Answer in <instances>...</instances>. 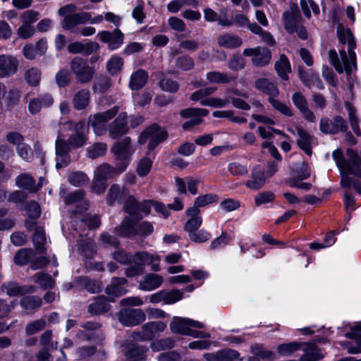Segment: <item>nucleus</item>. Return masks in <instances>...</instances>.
<instances>
[{
    "mask_svg": "<svg viewBox=\"0 0 361 361\" xmlns=\"http://www.w3.org/2000/svg\"><path fill=\"white\" fill-rule=\"evenodd\" d=\"M337 33L339 42L343 44H348V54H347L344 49H341L339 54L341 61H340L336 51L335 49H330L329 51V61L338 73H342L345 70L346 73L350 74L353 68H355L356 66V55L354 51L356 46L355 40L352 32L349 29L338 27Z\"/></svg>",
    "mask_w": 361,
    "mask_h": 361,
    "instance_id": "nucleus-1",
    "label": "nucleus"
},
{
    "mask_svg": "<svg viewBox=\"0 0 361 361\" xmlns=\"http://www.w3.org/2000/svg\"><path fill=\"white\" fill-rule=\"evenodd\" d=\"M192 327L203 329L204 324L198 321L183 317H174L170 324L171 331L174 334L201 338H209L211 337L210 334L192 329Z\"/></svg>",
    "mask_w": 361,
    "mask_h": 361,
    "instance_id": "nucleus-2",
    "label": "nucleus"
},
{
    "mask_svg": "<svg viewBox=\"0 0 361 361\" xmlns=\"http://www.w3.org/2000/svg\"><path fill=\"white\" fill-rule=\"evenodd\" d=\"M283 23L286 30L290 33H296L301 39H307L308 37L305 27L300 25L301 16L297 6H290L288 11L283 13Z\"/></svg>",
    "mask_w": 361,
    "mask_h": 361,
    "instance_id": "nucleus-3",
    "label": "nucleus"
},
{
    "mask_svg": "<svg viewBox=\"0 0 361 361\" xmlns=\"http://www.w3.org/2000/svg\"><path fill=\"white\" fill-rule=\"evenodd\" d=\"M111 152L116 160L119 161L118 172L124 171L129 164L130 157L133 154L134 149L131 145V140L126 137L120 141L116 142L111 147Z\"/></svg>",
    "mask_w": 361,
    "mask_h": 361,
    "instance_id": "nucleus-4",
    "label": "nucleus"
},
{
    "mask_svg": "<svg viewBox=\"0 0 361 361\" xmlns=\"http://www.w3.org/2000/svg\"><path fill=\"white\" fill-rule=\"evenodd\" d=\"M154 260H159V255H154L147 252H137L134 255L132 260L133 264L126 269L125 274L131 278L142 275L145 272L144 266L149 265Z\"/></svg>",
    "mask_w": 361,
    "mask_h": 361,
    "instance_id": "nucleus-5",
    "label": "nucleus"
},
{
    "mask_svg": "<svg viewBox=\"0 0 361 361\" xmlns=\"http://www.w3.org/2000/svg\"><path fill=\"white\" fill-rule=\"evenodd\" d=\"M118 112V107L113 108L102 112L91 115L88 118V125L93 128L94 133L97 135H102L106 133V123L113 118Z\"/></svg>",
    "mask_w": 361,
    "mask_h": 361,
    "instance_id": "nucleus-6",
    "label": "nucleus"
},
{
    "mask_svg": "<svg viewBox=\"0 0 361 361\" xmlns=\"http://www.w3.org/2000/svg\"><path fill=\"white\" fill-rule=\"evenodd\" d=\"M67 128L73 132L68 137L69 145L73 148L81 147L86 143L87 140V133L88 129L84 121L79 122H73L68 121L65 123Z\"/></svg>",
    "mask_w": 361,
    "mask_h": 361,
    "instance_id": "nucleus-7",
    "label": "nucleus"
},
{
    "mask_svg": "<svg viewBox=\"0 0 361 361\" xmlns=\"http://www.w3.org/2000/svg\"><path fill=\"white\" fill-rule=\"evenodd\" d=\"M168 137L167 132L164 128L157 124L152 125L146 128L139 136L138 142L144 144L149 140L148 148L154 149L160 142L164 141Z\"/></svg>",
    "mask_w": 361,
    "mask_h": 361,
    "instance_id": "nucleus-8",
    "label": "nucleus"
},
{
    "mask_svg": "<svg viewBox=\"0 0 361 361\" xmlns=\"http://www.w3.org/2000/svg\"><path fill=\"white\" fill-rule=\"evenodd\" d=\"M70 66L80 82L87 83L92 79L94 69L88 65L85 59L79 56L75 57L71 60Z\"/></svg>",
    "mask_w": 361,
    "mask_h": 361,
    "instance_id": "nucleus-9",
    "label": "nucleus"
},
{
    "mask_svg": "<svg viewBox=\"0 0 361 361\" xmlns=\"http://www.w3.org/2000/svg\"><path fill=\"white\" fill-rule=\"evenodd\" d=\"M319 130L324 134L335 135L348 130L346 121L340 116H335L331 119L322 117L319 121Z\"/></svg>",
    "mask_w": 361,
    "mask_h": 361,
    "instance_id": "nucleus-10",
    "label": "nucleus"
},
{
    "mask_svg": "<svg viewBox=\"0 0 361 361\" xmlns=\"http://www.w3.org/2000/svg\"><path fill=\"white\" fill-rule=\"evenodd\" d=\"M346 155L348 159H345L342 165L339 167L340 173H350L355 177L361 178L360 157L355 150L350 148L346 150Z\"/></svg>",
    "mask_w": 361,
    "mask_h": 361,
    "instance_id": "nucleus-11",
    "label": "nucleus"
},
{
    "mask_svg": "<svg viewBox=\"0 0 361 361\" xmlns=\"http://www.w3.org/2000/svg\"><path fill=\"white\" fill-rule=\"evenodd\" d=\"M166 325L163 322H152L145 324L142 329L133 334L132 337L135 340L142 341H150L154 338L156 334L165 330Z\"/></svg>",
    "mask_w": 361,
    "mask_h": 361,
    "instance_id": "nucleus-12",
    "label": "nucleus"
},
{
    "mask_svg": "<svg viewBox=\"0 0 361 361\" xmlns=\"http://www.w3.org/2000/svg\"><path fill=\"white\" fill-rule=\"evenodd\" d=\"M118 317L119 322L126 326H137L146 319L145 313L141 309H123Z\"/></svg>",
    "mask_w": 361,
    "mask_h": 361,
    "instance_id": "nucleus-13",
    "label": "nucleus"
},
{
    "mask_svg": "<svg viewBox=\"0 0 361 361\" xmlns=\"http://www.w3.org/2000/svg\"><path fill=\"white\" fill-rule=\"evenodd\" d=\"M91 15L88 13L82 12L66 15L62 23V27L73 33H77L78 29L76 26L80 24H85L90 21Z\"/></svg>",
    "mask_w": 361,
    "mask_h": 361,
    "instance_id": "nucleus-14",
    "label": "nucleus"
},
{
    "mask_svg": "<svg viewBox=\"0 0 361 361\" xmlns=\"http://www.w3.org/2000/svg\"><path fill=\"white\" fill-rule=\"evenodd\" d=\"M292 100L305 120L312 123L315 122L316 116L313 111L309 109L307 100L303 94L298 92H295L292 95Z\"/></svg>",
    "mask_w": 361,
    "mask_h": 361,
    "instance_id": "nucleus-15",
    "label": "nucleus"
},
{
    "mask_svg": "<svg viewBox=\"0 0 361 361\" xmlns=\"http://www.w3.org/2000/svg\"><path fill=\"white\" fill-rule=\"evenodd\" d=\"M108 130L112 139H117L125 135L128 130L126 114L121 113L109 126Z\"/></svg>",
    "mask_w": 361,
    "mask_h": 361,
    "instance_id": "nucleus-16",
    "label": "nucleus"
},
{
    "mask_svg": "<svg viewBox=\"0 0 361 361\" xmlns=\"http://www.w3.org/2000/svg\"><path fill=\"white\" fill-rule=\"evenodd\" d=\"M137 217L126 216L121 221L119 226L115 228L116 232L121 237L131 238L137 235Z\"/></svg>",
    "mask_w": 361,
    "mask_h": 361,
    "instance_id": "nucleus-17",
    "label": "nucleus"
},
{
    "mask_svg": "<svg viewBox=\"0 0 361 361\" xmlns=\"http://www.w3.org/2000/svg\"><path fill=\"white\" fill-rule=\"evenodd\" d=\"M18 68V59L12 56H0V78H6L15 74Z\"/></svg>",
    "mask_w": 361,
    "mask_h": 361,
    "instance_id": "nucleus-18",
    "label": "nucleus"
},
{
    "mask_svg": "<svg viewBox=\"0 0 361 361\" xmlns=\"http://www.w3.org/2000/svg\"><path fill=\"white\" fill-rule=\"evenodd\" d=\"M99 39L109 44V48L111 50L118 49L123 42V35L118 29L113 32L102 31L98 33Z\"/></svg>",
    "mask_w": 361,
    "mask_h": 361,
    "instance_id": "nucleus-19",
    "label": "nucleus"
},
{
    "mask_svg": "<svg viewBox=\"0 0 361 361\" xmlns=\"http://www.w3.org/2000/svg\"><path fill=\"white\" fill-rule=\"evenodd\" d=\"M129 195V190L126 186H120L118 184H114L109 190L107 195V203L113 205L116 203H122L126 201Z\"/></svg>",
    "mask_w": 361,
    "mask_h": 361,
    "instance_id": "nucleus-20",
    "label": "nucleus"
},
{
    "mask_svg": "<svg viewBox=\"0 0 361 361\" xmlns=\"http://www.w3.org/2000/svg\"><path fill=\"white\" fill-rule=\"evenodd\" d=\"M266 183L265 173L259 166L252 168L250 178L245 182V185L254 190L260 189Z\"/></svg>",
    "mask_w": 361,
    "mask_h": 361,
    "instance_id": "nucleus-21",
    "label": "nucleus"
},
{
    "mask_svg": "<svg viewBox=\"0 0 361 361\" xmlns=\"http://www.w3.org/2000/svg\"><path fill=\"white\" fill-rule=\"evenodd\" d=\"M110 301L113 300L108 299L104 295L98 296L89 305L87 312L91 315H99L106 313L111 309Z\"/></svg>",
    "mask_w": 361,
    "mask_h": 361,
    "instance_id": "nucleus-22",
    "label": "nucleus"
},
{
    "mask_svg": "<svg viewBox=\"0 0 361 361\" xmlns=\"http://www.w3.org/2000/svg\"><path fill=\"white\" fill-rule=\"evenodd\" d=\"M164 281L161 276L156 274H148L139 282V289L144 291H152L160 287Z\"/></svg>",
    "mask_w": 361,
    "mask_h": 361,
    "instance_id": "nucleus-23",
    "label": "nucleus"
},
{
    "mask_svg": "<svg viewBox=\"0 0 361 361\" xmlns=\"http://www.w3.org/2000/svg\"><path fill=\"white\" fill-rule=\"evenodd\" d=\"M127 283V280L124 278L114 277L111 283L105 288V293L114 297H119L127 293V289L124 286Z\"/></svg>",
    "mask_w": 361,
    "mask_h": 361,
    "instance_id": "nucleus-24",
    "label": "nucleus"
},
{
    "mask_svg": "<svg viewBox=\"0 0 361 361\" xmlns=\"http://www.w3.org/2000/svg\"><path fill=\"white\" fill-rule=\"evenodd\" d=\"M297 135L298 138L297 140V144L300 149L303 150L305 153L310 156L312 153L311 145L312 142V136L301 126L296 127Z\"/></svg>",
    "mask_w": 361,
    "mask_h": 361,
    "instance_id": "nucleus-25",
    "label": "nucleus"
},
{
    "mask_svg": "<svg viewBox=\"0 0 361 361\" xmlns=\"http://www.w3.org/2000/svg\"><path fill=\"white\" fill-rule=\"evenodd\" d=\"M216 42L220 47L235 49L242 44L243 40L236 35L224 33L217 37Z\"/></svg>",
    "mask_w": 361,
    "mask_h": 361,
    "instance_id": "nucleus-26",
    "label": "nucleus"
},
{
    "mask_svg": "<svg viewBox=\"0 0 361 361\" xmlns=\"http://www.w3.org/2000/svg\"><path fill=\"white\" fill-rule=\"evenodd\" d=\"M255 87L257 90L269 95V98L276 97L279 94L277 87L267 78H259L255 81Z\"/></svg>",
    "mask_w": 361,
    "mask_h": 361,
    "instance_id": "nucleus-27",
    "label": "nucleus"
},
{
    "mask_svg": "<svg viewBox=\"0 0 361 361\" xmlns=\"http://www.w3.org/2000/svg\"><path fill=\"white\" fill-rule=\"evenodd\" d=\"M204 20L207 22H217L219 25L223 27H230L233 25V22L226 18V11H221L224 17L219 16L216 11L210 8H206L203 11Z\"/></svg>",
    "mask_w": 361,
    "mask_h": 361,
    "instance_id": "nucleus-28",
    "label": "nucleus"
},
{
    "mask_svg": "<svg viewBox=\"0 0 361 361\" xmlns=\"http://www.w3.org/2000/svg\"><path fill=\"white\" fill-rule=\"evenodd\" d=\"M148 73L143 69L133 72L130 78L129 87L132 90H138L142 88L147 82Z\"/></svg>",
    "mask_w": 361,
    "mask_h": 361,
    "instance_id": "nucleus-29",
    "label": "nucleus"
},
{
    "mask_svg": "<svg viewBox=\"0 0 361 361\" xmlns=\"http://www.w3.org/2000/svg\"><path fill=\"white\" fill-rule=\"evenodd\" d=\"M275 70L278 75L283 80H288V74L291 72V66L284 54L280 55L278 61L275 62Z\"/></svg>",
    "mask_w": 361,
    "mask_h": 361,
    "instance_id": "nucleus-30",
    "label": "nucleus"
},
{
    "mask_svg": "<svg viewBox=\"0 0 361 361\" xmlns=\"http://www.w3.org/2000/svg\"><path fill=\"white\" fill-rule=\"evenodd\" d=\"M16 184L18 188L30 192H35L38 190L35 185V179L29 173H23L18 176L16 178Z\"/></svg>",
    "mask_w": 361,
    "mask_h": 361,
    "instance_id": "nucleus-31",
    "label": "nucleus"
},
{
    "mask_svg": "<svg viewBox=\"0 0 361 361\" xmlns=\"http://www.w3.org/2000/svg\"><path fill=\"white\" fill-rule=\"evenodd\" d=\"M90 100V93L88 90L82 89L78 91L73 97V105L77 110L85 109Z\"/></svg>",
    "mask_w": 361,
    "mask_h": 361,
    "instance_id": "nucleus-32",
    "label": "nucleus"
},
{
    "mask_svg": "<svg viewBox=\"0 0 361 361\" xmlns=\"http://www.w3.org/2000/svg\"><path fill=\"white\" fill-rule=\"evenodd\" d=\"M35 257V252L30 248L18 250L14 255L13 262L18 266H25L31 264L32 259Z\"/></svg>",
    "mask_w": 361,
    "mask_h": 361,
    "instance_id": "nucleus-33",
    "label": "nucleus"
},
{
    "mask_svg": "<svg viewBox=\"0 0 361 361\" xmlns=\"http://www.w3.org/2000/svg\"><path fill=\"white\" fill-rule=\"evenodd\" d=\"M2 290L9 296L14 297L27 292H32L34 288L32 286H19L15 282H8L2 285Z\"/></svg>",
    "mask_w": 361,
    "mask_h": 361,
    "instance_id": "nucleus-34",
    "label": "nucleus"
},
{
    "mask_svg": "<svg viewBox=\"0 0 361 361\" xmlns=\"http://www.w3.org/2000/svg\"><path fill=\"white\" fill-rule=\"evenodd\" d=\"M118 164L116 168H113L107 164H103L97 168L94 177L106 181L107 179L114 177L116 174L120 173L121 172H118Z\"/></svg>",
    "mask_w": 361,
    "mask_h": 361,
    "instance_id": "nucleus-35",
    "label": "nucleus"
},
{
    "mask_svg": "<svg viewBox=\"0 0 361 361\" xmlns=\"http://www.w3.org/2000/svg\"><path fill=\"white\" fill-rule=\"evenodd\" d=\"M76 281L91 293H97L102 290V283L99 281L90 279L87 276H80Z\"/></svg>",
    "mask_w": 361,
    "mask_h": 361,
    "instance_id": "nucleus-36",
    "label": "nucleus"
},
{
    "mask_svg": "<svg viewBox=\"0 0 361 361\" xmlns=\"http://www.w3.org/2000/svg\"><path fill=\"white\" fill-rule=\"evenodd\" d=\"M59 195L66 204H72L82 200L85 196V192L78 190L73 192H68L65 188H61Z\"/></svg>",
    "mask_w": 361,
    "mask_h": 361,
    "instance_id": "nucleus-37",
    "label": "nucleus"
},
{
    "mask_svg": "<svg viewBox=\"0 0 361 361\" xmlns=\"http://www.w3.org/2000/svg\"><path fill=\"white\" fill-rule=\"evenodd\" d=\"M304 355L300 357V361H317L322 358L320 350L314 343H308L304 349Z\"/></svg>",
    "mask_w": 361,
    "mask_h": 361,
    "instance_id": "nucleus-38",
    "label": "nucleus"
},
{
    "mask_svg": "<svg viewBox=\"0 0 361 361\" xmlns=\"http://www.w3.org/2000/svg\"><path fill=\"white\" fill-rule=\"evenodd\" d=\"M148 350L147 346L137 345L129 349L126 353L128 361H145L146 353Z\"/></svg>",
    "mask_w": 361,
    "mask_h": 361,
    "instance_id": "nucleus-39",
    "label": "nucleus"
},
{
    "mask_svg": "<svg viewBox=\"0 0 361 361\" xmlns=\"http://www.w3.org/2000/svg\"><path fill=\"white\" fill-rule=\"evenodd\" d=\"M206 78L212 83H228L235 80L236 78L225 73L210 71L206 74Z\"/></svg>",
    "mask_w": 361,
    "mask_h": 361,
    "instance_id": "nucleus-40",
    "label": "nucleus"
},
{
    "mask_svg": "<svg viewBox=\"0 0 361 361\" xmlns=\"http://www.w3.org/2000/svg\"><path fill=\"white\" fill-rule=\"evenodd\" d=\"M271 58V53L267 48H261L257 51L256 56L252 58V63L259 67L267 65Z\"/></svg>",
    "mask_w": 361,
    "mask_h": 361,
    "instance_id": "nucleus-41",
    "label": "nucleus"
},
{
    "mask_svg": "<svg viewBox=\"0 0 361 361\" xmlns=\"http://www.w3.org/2000/svg\"><path fill=\"white\" fill-rule=\"evenodd\" d=\"M302 343L296 341L286 343H281L277 346V352L283 357L292 355L295 352L300 350Z\"/></svg>",
    "mask_w": 361,
    "mask_h": 361,
    "instance_id": "nucleus-42",
    "label": "nucleus"
},
{
    "mask_svg": "<svg viewBox=\"0 0 361 361\" xmlns=\"http://www.w3.org/2000/svg\"><path fill=\"white\" fill-rule=\"evenodd\" d=\"M250 353L254 355L263 360H273L274 359V353L269 350L265 349L262 344H255L250 347Z\"/></svg>",
    "mask_w": 361,
    "mask_h": 361,
    "instance_id": "nucleus-43",
    "label": "nucleus"
},
{
    "mask_svg": "<svg viewBox=\"0 0 361 361\" xmlns=\"http://www.w3.org/2000/svg\"><path fill=\"white\" fill-rule=\"evenodd\" d=\"M139 202L130 194L124 203V211L129 214L128 216L137 217L139 216Z\"/></svg>",
    "mask_w": 361,
    "mask_h": 361,
    "instance_id": "nucleus-44",
    "label": "nucleus"
},
{
    "mask_svg": "<svg viewBox=\"0 0 361 361\" xmlns=\"http://www.w3.org/2000/svg\"><path fill=\"white\" fill-rule=\"evenodd\" d=\"M33 281L44 289L52 288L54 286V281L51 276L42 272L35 274L33 276Z\"/></svg>",
    "mask_w": 361,
    "mask_h": 361,
    "instance_id": "nucleus-45",
    "label": "nucleus"
},
{
    "mask_svg": "<svg viewBox=\"0 0 361 361\" xmlns=\"http://www.w3.org/2000/svg\"><path fill=\"white\" fill-rule=\"evenodd\" d=\"M32 241L36 250L39 252H44V244L46 243V236L42 228H37L32 237Z\"/></svg>",
    "mask_w": 361,
    "mask_h": 361,
    "instance_id": "nucleus-46",
    "label": "nucleus"
},
{
    "mask_svg": "<svg viewBox=\"0 0 361 361\" xmlns=\"http://www.w3.org/2000/svg\"><path fill=\"white\" fill-rule=\"evenodd\" d=\"M42 305V300L37 296H25L21 299V307L27 310H35Z\"/></svg>",
    "mask_w": 361,
    "mask_h": 361,
    "instance_id": "nucleus-47",
    "label": "nucleus"
},
{
    "mask_svg": "<svg viewBox=\"0 0 361 361\" xmlns=\"http://www.w3.org/2000/svg\"><path fill=\"white\" fill-rule=\"evenodd\" d=\"M175 346V341L171 338L157 340L152 343L150 347L152 350L159 352L166 349H171Z\"/></svg>",
    "mask_w": 361,
    "mask_h": 361,
    "instance_id": "nucleus-48",
    "label": "nucleus"
},
{
    "mask_svg": "<svg viewBox=\"0 0 361 361\" xmlns=\"http://www.w3.org/2000/svg\"><path fill=\"white\" fill-rule=\"evenodd\" d=\"M79 250L85 257H90L96 252L94 243L90 238L82 240L79 245Z\"/></svg>",
    "mask_w": 361,
    "mask_h": 361,
    "instance_id": "nucleus-49",
    "label": "nucleus"
},
{
    "mask_svg": "<svg viewBox=\"0 0 361 361\" xmlns=\"http://www.w3.org/2000/svg\"><path fill=\"white\" fill-rule=\"evenodd\" d=\"M230 103V98L221 99L218 97L206 98L201 100L202 106H207L214 108H223Z\"/></svg>",
    "mask_w": 361,
    "mask_h": 361,
    "instance_id": "nucleus-50",
    "label": "nucleus"
},
{
    "mask_svg": "<svg viewBox=\"0 0 361 361\" xmlns=\"http://www.w3.org/2000/svg\"><path fill=\"white\" fill-rule=\"evenodd\" d=\"M8 214V209L6 208H0V231H9L12 229L15 225V219L11 217L2 219Z\"/></svg>",
    "mask_w": 361,
    "mask_h": 361,
    "instance_id": "nucleus-51",
    "label": "nucleus"
},
{
    "mask_svg": "<svg viewBox=\"0 0 361 361\" xmlns=\"http://www.w3.org/2000/svg\"><path fill=\"white\" fill-rule=\"evenodd\" d=\"M123 65V61L122 58L118 56H114L107 63V71L111 75L117 74L121 71Z\"/></svg>",
    "mask_w": 361,
    "mask_h": 361,
    "instance_id": "nucleus-52",
    "label": "nucleus"
},
{
    "mask_svg": "<svg viewBox=\"0 0 361 361\" xmlns=\"http://www.w3.org/2000/svg\"><path fill=\"white\" fill-rule=\"evenodd\" d=\"M209 114V111L205 109L200 108H188L183 109L180 111V115L185 118L194 117L199 118L200 116H206Z\"/></svg>",
    "mask_w": 361,
    "mask_h": 361,
    "instance_id": "nucleus-53",
    "label": "nucleus"
},
{
    "mask_svg": "<svg viewBox=\"0 0 361 361\" xmlns=\"http://www.w3.org/2000/svg\"><path fill=\"white\" fill-rule=\"evenodd\" d=\"M159 87L163 91L175 93L179 89V84L175 80L164 77L159 80Z\"/></svg>",
    "mask_w": 361,
    "mask_h": 361,
    "instance_id": "nucleus-54",
    "label": "nucleus"
},
{
    "mask_svg": "<svg viewBox=\"0 0 361 361\" xmlns=\"http://www.w3.org/2000/svg\"><path fill=\"white\" fill-rule=\"evenodd\" d=\"M106 152V145L103 142H97L87 148L88 157L92 159H96L105 154Z\"/></svg>",
    "mask_w": 361,
    "mask_h": 361,
    "instance_id": "nucleus-55",
    "label": "nucleus"
},
{
    "mask_svg": "<svg viewBox=\"0 0 361 361\" xmlns=\"http://www.w3.org/2000/svg\"><path fill=\"white\" fill-rule=\"evenodd\" d=\"M68 181L71 185L75 187H80L88 182V178L85 173L77 171L72 173L68 176Z\"/></svg>",
    "mask_w": 361,
    "mask_h": 361,
    "instance_id": "nucleus-56",
    "label": "nucleus"
},
{
    "mask_svg": "<svg viewBox=\"0 0 361 361\" xmlns=\"http://www.w3.org/2000/svg\"><path fill=\"white\" fill-rule=\"evenodd\" d=\"M228 170L231 175L235 176H246L248 173L247 166L237 161L229 163Z\"/></svg>",
    "mask_w": 361,
    "mask_h": 361,
    "instance_id": "nucleus-57",
    "label": "nucleus"
},
{
    "mask_svg": "<svg viewBox=\"0 0 361 361\" xmlns=\"http://www.w3.org/2000/svg\"><path fill=\"white\" fill-rule=\"evenodd\" d=\"M46 326V321L44 319L33 321L25 327V333L27 335L31 336L42 331Z\"/></svg>",
    "mask_w": 361,
    "mask_h": 361,
    "instance_id": "nucleus-58",
    "label": "nucleus"
},
{
    "mask_svg": "<svg viewBox=\"0 0 361 361\" xmlns=\"http://www.w3.org/2000/svg\"><path fill=\"white\" fill-rule=\"evenodd\" d=\"M269 102L276 110L279 111L282 114L288 117L293 116V111L290 107L275 99V97L269 98Z\"/></svg>",
    "mask_w": 361,
    "mask_h": 361,
    "instance_id": "nucleus-59",
    "label": "nucleus"
},
{
    "mask_svg": "<svg viewBox=\"0 0 361 361\" xmlns=\"http://www.w3.org/2000/svg\"><path fill=\"white\" fill-rule=\"evenodd\" d=\"M56 82L60 87H66L71 82V73L67 68L60 70L55 75Z\"/></svg>",
    "mask_w": 361,
    "mask_h": 361,
    "instance_id": "nucleus-60",
    "label": "nucleus"
},
{
    "mask_svg": "<svg viewBox=\"0 0 361 361\" xmlns=\"http://www.w3.org/2000/svg\"><path fill=\"white\" fill-rule=\"evenodd\" d=\"M217 200L218 196L216 194L208 193L198 196L195 200L194 202L195 203V205H197L199 207H202L213 202H216Z\"/></svg>",
    "mask_w": 361,
    "mask_h": 361,
    "instance_id": "nucleus-61",
    "label": "nucleus"
},
{
    "mask_svg": "<svg viewBox=\"0 0 361 361\" xmlns=\"http://www.w3.org/2000/svg\"><path fill=\"white\" fill-rule=\"evenodd\" d=\"M176 64L178 68L183 71H190L195 66L193 59L188 55L178 57L176 61Z\"/></svg>",
    "mask_w": 361,
    "mask_h": 361,
    "instance_id": "nucleus-62",
    "label": "nucleus"
},
{
    "mask_svg": "<svg viewBox=\"0 0 361 361\" xmlns=\"http://www.w3.org/2000/svg\"><path fill=\"white\" fill-rule=\"evenodd\" d=\"M113 258L122 264H131L134 255L127 252L124 250H118L113 253Z\"/></svg>",
    "mask_w": 361,
    "mask_h": 361,
    "instance_id": "nucleus-63",
    "label": "nucleus"
},
{
    "mask_svg": "<svg viewBox=\"0 0 361 361\" xmlns=\"http://www.w3.org/2000/svg\"><path fill=\"white\" fill-rule=\"evenodd\" d=\"M25 77L30 85L36 86L40 81L41 72L37 68H32L25 73Z\"/></svg>",
    "mask_w": 361,
    "mask_h": 361,
    "instance_id": "nucleus-64",
    "label": "nucleus"
}]
</instances>
